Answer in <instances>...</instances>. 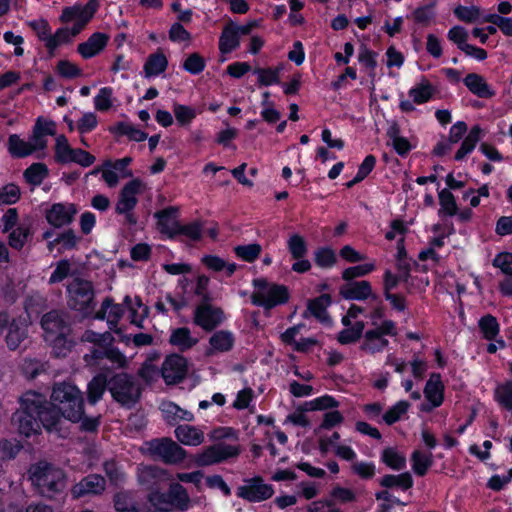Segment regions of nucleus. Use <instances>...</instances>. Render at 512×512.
Listing matches in <instances>:
<instances>
[{
  "mask_svg": "<svg viewBox=\"0 0 512 512\" xmlns=\"http://www.w3.org/2000/svg\"><path fill=\"white\" fill-rule=\"evenodd\" d=\"M49 171L46 164L37 162L25 169L23 177L32 186H39L48 176Z\"/></svg>",
  "mask_w": 512,
  "mask_h": 512,
  "instance_id": "obj_42",
  "label": "nucleus"
},
{
  "mask_svg": "<svg viewBox=\"0 0 512 512\" xmlns=\"http://www.w3.org/2000/svg\"><path fill=\"white\" fill-rule=\"evenodd\" d=\"M99 7L98 0H89L86 4H75L65 7L62 10L60 21L62 23H72V29L79 34L90 22Z\"/></svg>",
  "mask_w": 512,
  "mask_h": 512,
  "instance_id": "obj_10",
  "label": "nucleus"
},
{
  "mask_svg": "<svg viewBox=\"0 0 512 512\" xmlns=\"http://www.w3.org/2000/svg\"><path fill=\"white\" fill-rule=\"evenodd\" d=\"M173 113L179 125H189L197 115V110L192 106L175 103Z\"/></svg>",
  "mask_w": 512,
  "mask_h": 512,
  "instance_id": "obj_56",
  "label": "nucleus"
},
{
  "mask_svg": "<svg viewBox=\"0 0 512 512\" xmlns=\"http://www.w3.org/2000/svg\"><path fill=\"white\" fill-rule=\"evenodd\" d=\"M467 89L479 98L488 99L495 95V92L488 85L483 76L477 73H469L463 79Z\"/></svg>",
  "mask_w": 512,
  "mask_h": 512,
  "instance_id": "obj_25",
  "label": "nucleus"
},
{
  "mask_svg": "<svg viewBox=\"0 0 512 512\" xmlns=\"http://www.w3.org/2000/svg\"><path fill=\"white\" fill-rule=\"evenodd\" d=\"M47 135H55V130H33L28 141L13 134L8 140V151L15 158H24L35 151L44 150L47 147Z\"/></svg>",
  "mask_w": 512,
  "mask_h": 512,
  "instance_id": "obj_7",
  "label": "nucleus"
},
{
  "mask_svg": "<svg viewBox=\"0 0 512 512\" xmlns=\"http://www.w3.org/2000/svg\"><path fill=\"white\" fill-rule=\"evenodd\" d=\"M168 66L167 57L163 52L157 51L153 54H150L144 64L143 70L145 76L155 77L163 73Z\"/></svg>",
  "mask_w": 512,
  "mask_h": 512,
  "instance_id": "obj_33",
  "label": "nucleus"
},
{
  "mask_svg": "<svg viewBox=\"0 0 512 512\" xmlns=\"http://www.w3.org/2000/svg\"><path fill=\"white\" fill-rule=\"evenodd\" d=\"M478 330L482 339L493 341L500 335V323L494 315L487 313L478 320Z\"/></svg>",
  "mask_w": 512,
  "mask_h": 512,
  "instance_id": "obj_28",
  "label": "nucleus"
},
{
  "mask_svg": "<svg viewBox=\"0 0 512 512\" xmlns=\"http://www.w3.org/2000/svg\"><path fill=\"white\" fill-rule=\"evenodd\" d=\"M145 446V452L149 456L166 464L181 463L186 457V451L168 437L152 439Z\"/></svg>",
  "mask_w": 512,
  "mask_h": 512,
  "instance_id": "obj_6",
  "label": "nucleus"
},
{
  "mask_svg": "<svg viewBox=\"0 0 512 512\" xmlns=\"http://www.w3.org/2000/svg\"><path fill=\"white\" fill-rule=\"evenodd\" d=\"M287 250L292 259L304 258L308 254L307 241L302 235L293 233L287 240Z\"/></svg>",
  "mask_w": 512,
  "mask_h": 512,
  "instance_id": "obj_43",
  "label": "nucleus"
},
{
  "mask_svg": "<svg viewBox=\"0 0 512 512\" xmlns=\"http://www.w3.org/2000/svg\"><path fill=\"white\" fill-rule=\"evenodd\" d=\"M113 105V90L110 87H103L94 98V106L98 111H108Z\"/></svg>",
  "mask_w": 512,
  "mask_h": 512,
  "instance_id": "obj_59",
  "label": "nucleus"
},
{
  "mask_svg": "<svg viewBox=\"0 0 512 512\" xmlns=\"http://www.w3.org/2000/svg\"><path fill=\"white\" fill-rule=\"evenodd\" d=\"M177 212V207L170 206L155 213V217L158 218L157 226L159 231L162 234H166L169 238L177 236L178 227L175 224H179V222L174 219Z\"/></svg>",
  "mask_w": 512,
  "mask_h": 512,
  "instance_id": "obj_24",
  "label": "nucleus"
},
{
  "mask_svg": "<svg viewBox=\"0 0 512 512\" xmlns=\"http://www.w3.org/2000/svg\"><path fill=\"white\" fill-rule=\"evenodd\" d=\"M424 397L428 402L441 406L445 400V385L440 373L433 372L427 380L424 390Z\"/></svg>",
  "mask_w": 512,
  "mask_h": 512,
  "instance_id": "obj_22",
  "label": "nucleus"
},
{
  "mask_svg": "<svg viewBox=\"0 0 512 512\" xmlns=\"http://www.w3.org/2000/svg\"><path fill=\"white\" fill-rule=\"evenodd\" d=\"M305 406H309V410L311 411H323L337 408L339 406V402L333 396L325 394L305 402Z\"/></svg>",
  "mask_w": 512,
  "mask_h": 512,
  "instance_id": "obj_57",
  "label": "nucleus"
},
{
  "mask_svg": "<svg viewBox=\"0 0 512 512\" xmlns=\"http://www.w3.org/2000/svg\"><path fill=\"white\" fill-rule=\"evenodd\" d=\"M56 72L63 78H76L81 76L82 70L78 65L72 63L69 60H60L56 65Z\"/></svg>",
  "mask_w": 512,
  "mask_h": 512,
  "instance_id": "obj_64",
  "label": "nucleus"
},
{
  "mask_svg": "<svg viewBox=\"0 0 512 512\" xmlns=\"http://www.w3.org/2000/svg\"><path fill=\"white\" fill-rule=\"evenodd\" d=\"M239 454L237 447L225 443H217L206 447L202 453L194 457L197 466L205 467L220 463Z\"/></svg>",
  "mask_w": 512,
  "mask_h": 512,
  "instance_id": "obj_13",
  "label": "nucleus"
},
{
  "mask_svg": "<svg viewBox=\"0 0 512 512\" xmlns=\"http://www.w3.org/2000/svg\"><path fill=\"white\" fill-rule=\"evenodd\" d=\"M30 235L29 227L23 225L13 229L8 236V244L16 250H21L25 245L28 236Z\"/></svg>",
  "mask_w": 512,
  "mask_h": 512,
  "instance_id": "obj_58",
  "label": "nucleus"
},
{
  "mask_svg": "<svg viewBox=\"0 0 512 512\" xmlns=\"http://www.w3.org/2000/svg\"><path fill=\"white\" fill-rule=\"evenodd\" d=\"M280 68H260L258 67V86H270L280 82Z\"/></svg>",
  "mask_w": 512,
  "mask_h": 512,
  "instance_id": "obj_61",
  "label": "nucleus"
},
{
  "mask_svg": "<svg viewBox=\"0 0 512 512\" xmlns=\"http://www.w3.org/2000/svg\"><path fill=\"white\" fill-rule=\"evenodd\" d=\"M339 294L345 300L365 301L370 299L374 302H381L380 296L373 292L372 285L367 280L348 282L340 287Z\"/></svg>",
  "mask_w": 512,
  "mask_h": 512,
  "instance_id": "obj_15",
  "label": "nucleus"
},
{
  "mask_svg": "<svg viewBox=\"0 0 512 512\" xmlns=\"http://www.w3.org/2000/svg\"><path fill=\"white\" fill-rule=\"evenodd\" d=\"M436 1H432L428 4L421 5L414 9L410 15L413 21L416 24H420L422 26H429L433 19L435 18L436 12ZM409 18V16H407Z\"/></svg>",
  "mask_w": 512,
  "mask_h": 512,
  "instance_id": "obj_40",
  "label": "nucleus"
},
{
  "mask_svg": "<svg viewBox=\"0 0 512 512\" xmlns=\"http://www.w3.org/2000/svg\"><path fill=\"white\" fill-rule=\"evenodd\" d=\"M480 22L494 24L505 36L512 37V17L489 13L484 15Z\"/></svg>",
  "mask_w": 512,
  "mask_h": 512,
  "instance_id": "obj_50",
  "label": "nucleus"
},
{
  "mask_svg": "<svg viewBox=\"0 0 512 512\" xmlns=\"http://www.w3.org/2000/svg\"><path fill=\"white\" fill-rule=\"evenodd\" d=\"M81 340L84 342L93 343L96 346H104V345H111L112 342L114 341V337L112 336V334L110 332H105V333L100 334V333H96L92 330H86L83 333Z\"/></svg>",
  "mask_w": 512,
  "mask_h": 512,
  "instance_id": "obj_62",
  "label": "nucleus"
},
{
  "mask_svg": "<svg viewBox=\"0 0 512 512\" xmlns=\"http://www.w3.org/2000/svg\"><path fill=\"white\" fill-rule=\"evenodd\" d=\"M54 159L59 164L75 162L82 167H89L96 160L95 156L89 152L80 148H72L64 135H59L56 138Z\"/></svg>",
  "mask_w": 512,
  "mask_h": 512,
  "instance_id": "obj_11",
  "label": "nucleus"
},
{
  "mask_svg": "<svg viewBox=\"0 0 512 512\" xmlns=\"http://www.w3.org/2000/svg\"><path fill=\"white\" fill-rule=\"evenodd\" d=\"M411 404L407 400H400L391 406L382 416L383 421L391 426L398 422L405 415Z\"/></svg>",
  "mask_w": 512,
  "mask_h": 512,
  "instance_id": "obj_47",
  "label": "nucleus"
},
{
  "mask_svg": "<svg viewBox=\"0 0 512 512\" xmlns=\"http://www.w3.org/2000/svg\"><path fill=\"white\" fill-rule=\"evenodd\" d=\"M224 319V312L219 307L197 306L194 312V323L205 331L214 330Z\"/></svg>",
  "mask_w": 512,
  "mask_h": 512,
  "instance_id": "obj_16",
  "label": "nucleus"
},
{
  "mask_svg": "<svg viewBox=\"0 0 512 512\" xmlns=\"http://www.w3.org/2000/svg\"><path fill=\"white\" fill-rule=\"evenodd\" d=\"M48 369V362L36 358H25L20 365L21 373L28 380H34L38 376L47 373Z\"/></svg>",
  "mask_w": 512,
  "mask_h": 512,
  "instance_id": "obj_34",
  "label": "nucleus"
},
{
  "mask_svg": "<svg viewBox=\"0 0 512 512\" xmlns=\"http://www.w3.org/2000/svg\"><path fill=\"white\" fill-rule=\"evenodd\" d=\"M379 485L384 490L399 488L402 491L411 489L414 485V480L410 472L406 471L398 475L386 474L379 480Z\"/></svg>",
  "mask_w": 512,
  "mask_h": 512,
  "instance_id": "obj_26",
  "label": "nucleus"
},
{
  "mask_svg": "<svg viewBox=\"0 0 512 512\" xmlns=\"http://www.w3.org/2000/svg\"><path fill=\"white\" fill-rule=\"evenodd\" d=\"M175 435L178 441L184 445L197 446L204 441L203 432L190 425H179L175 429Z\"/></svg>",
  "mask_w": 512,
  "mask_h": 512,
  "instance_id": "obj_32",
  "label": "nucleus"
},
{
  "mask_svg": "<svg viewBox=\"0 0 512 512\" xmlns=\"http://www.w3.org/2000/svg\"><path fill=\"white\" fill-rule=\"evenodd\" d=\"M50 400L62 411L66 420H81L84 397L76 385L66 381L54 383Z\"/></svg>",
  "mask_w": 512,
  "mask_h": 512,
  "instance_id": "obj_2",
  "label": "nucleus"
},
{
  "mask_svg": "<svg viewBox=\"0 0 512 512\" xmlns=\"http://www.w3.org/2000/svg\"><path fill=\"white\" fill-rule=\"evenodd\" d=\"M494 400L503 409L512 404V380H506L496 386Z\"/></svg>",
  "mask_w": 512,
  "mask_h": 512,
  "instance_id": "obj_52",
  "label": "nucleus"
},
{
  "mask_svg": "<svg viewBox=\"0 0 512 512\" xmlns=\"http://www.w3.org/2000/svg\"><path fill=\"white\" fill-rule=\"evenodd\" d=\"M188 364L185 357L179 354L168 355L160 369L161 375L167 385L182 382L187 374Z\"/></svg>",
  "mask_w": 512,
  "mask_h": 512,
  "instance_id": "obj_14",
  "label": "nucleus"
},
{
  "mask_svg": "<svg viewBox=\"0 0 512 512\" xmlns=\"http://www.w3.org/2000/svg\"><path fill=\"white\" fill-rule=\"evenodd\" d=\"M168 496L170 498L172 506H175L180 511H185L188 509L190 498L186 489L181 484H170Z\"/></svg>",
  "mask_w": 512,
  "mask_h": 512,
  "instance_id": "obj_39",
  "label": "nucleus"
},
{
  "mask_svg": "<svg viewBox=\"0 0 512 512\" xmlns=\"http://www.w3.org/2000/svg\"><path fill=\"white\" fill-rule=\"evenodd\" d=\"M22 448L21 442L17 439H1L0 460L9 461L14 459Z\"/></svg>",
  "mask_w": 512,
  "mask_h": 512,
  "instance_id": "obj_54",
  "label": "nucleus"
},
{
  "mask_svg": "<svg viewBox=\"0 0 512 512\" xmlns=\"http://www.w3.org/2000/svg\"><path fill=\"white\" fill-rule=\"evenodd\" d=\"M29 479L38 493L52 499L55 495L64 491L67 483L65 472L53 463L40 460L30 465L28 469Z\"/></svg>",
  "mask_w": 512,
  "mask_h": 512,
  "instance_id": "obj_1",
  "label": "nucleus"
},
{
  "mask_svg": "<svg viewBox=\"0 0 512 512\" xmlns=\"http://www.w3.org/2000/svg\"><path fill=\"white\" fill-rule=\"evenodd\" d=\"M364 322L357 321L353 327L342 329L337 335V341L342 345L357 342L363 335Z\"/></svg>",
  "mask_w": 512,
  "mask_h": 512,
  "instance_id": "obj_49",
  "label": "nucleus"
},
{
  "mask_svg": "<svg viewBox=\"0 0 512 512\" xmlns=\"http://www.w3.org/2000/svg\"><path fill=\"white\" fill-rule=\"evenodd\" d=\"M440 209L438 210V216L440 218L453 217L457 214L458 205L455 196L449 189H442L438 192Z\"/></svg>",
  "mask_w": 512,
  "mask_h": 512,
  "instance_id": "obj_36",
  "label": "nucleus"
},
{
  "mask_svg": "<svg viewBox=\"0 0 512 512\" xmlns=\"http://www.w3.org/2000/svg\"><path fill=\"white\" fill-rule=\"evenodd\" d=\"M76 212L77 210L74 204H70L67 208L65 205L57 203L52 205L47 211L46 219L51 225L59 228L70 224Z\"/></svg>",
  "mask_w": 512,
  "mask_h": 512,
  "instance_id": "obj_21",
  "label": "nucleus"
},
{
  "mask_svg": "<svg viewBox=\"0 0 512 512\" xmlns=\"http://www.w3.org/2000/svg\"><path fill=\"white\" fill-rule=\"evenodd\" d=\"M209 343L212 348L207 350L206 355H211L213 350L222 352L230 350L233 345V337L227 331H218L211 336Z\"/></svg>",
  "mask_w": 512,
  "mask_h": 512,
  "instance_id": "obj_46",
  "label": "nucleus"
},
{
  "mask_svg": "<svg viewBox=\"0 0 512 512\" xmlns=\"http://www.w3.org/2000/svg\"><path fill=\"white\" fill-rule=\"evenodd\" d=\"M290 299L287 286L269 283L264 278H258V307L271 310L279 305L286 304Z\"/></svg>",
  "mask_w": 512,
  "mask_h": 512,
  "instance_id": "obj_9",
  "label": "nucleus"
},
{
  "mask_svg": "<svg viewBox=\"0 0 512 512\" xmlns=\"http://www.w3.org/2000/svg\"><path fill=\"white\" fill-rule=\"evenodd\" d=\"M376 269L375 263H364L350 266L342 271V279L351 282L355 278L364 277Z\"/></svg>",
  "mask_w": 512,
  "mask_h": 512,
  "instance_id": "obj_55",
  "label": "nucleus"
},
{
  "mask_svg": "<svg viewBox=\"0 0 512 512\" xmlns=\"http://www.w3.org/2000/svg\"><path fill=\"white\" fill-rule=\"evenodd\" d=\"M110 391L109 379L104 373L94 376L87 385V400L91 405L96 404L103 396L105 390Z\"/></svg>",
  "mask_w": 512,
  "mask_h": 512,
  "instance_id": "obj_27",
  "label": "nucleus"
},
{
  "mask_svg": "<svg viewBox=\"0 0 512 512\" xmlns=\"http://www.w3.org/2000/svg\"><path fill=\"white\" fill-rule=\"evenodd\" d=\"M112 398L127 408L134 407L140 400L142 388L133 376L118 373L109 379Z\"/></svg>",
  "mask_w": 512,
  "mask_h": 512,
  "instance_id": "obj_5",
  "label": "nucleus"
},
{
  "mask_svg": "<svg viewBox=\"0 0 512 512\" xmlns=\"http://www.w3.org/2000/svg\"><path fill=\"white\" fill-rule=\"evenodd\" d=\"M105 489V478L99 474H90L76 483L71 493L74 498H81L87 495H101Z\"/></svg>",
  "mask_w": 512,
  "mask_h": 512,
  "instance_id": "obj_17",
  "label": "nucleus"
},
{
  "mask_svg": "<svg viewBox=\"0 0 512 512\" xmlns=\"http://www.w3.org/2000/svg\"><path fill=\"white\" fill-rule=\"evenodd\" d=\"M401 130H387L388 142L387 145L391 146L394 151L402 158L416 147L411 141L400 134Z\"/></svg>",
  "mask_w": 512,
  "mask_h": 512,
  "instance_id": "obj_29",
  "label": "nucleus"
},
{
  "mask_svg": "<svg viewBox=\"0 0 512 512\" xmlns=\"http://www.w3.org/2000/svg\"><path fill=\"white\" fill-rule=\"evenodd\" d=\"M143 183L136 178L128 182L121 190L115 210L118 214L130 212L137 204L136 194L141 192Z\"/></svg>",
  "mask_w": 512,
  "mask_h": 512,
  "instance_id": "obj_18",
  "label": "nucleus"
},
{
  "mask_svg": "<svg viewBox=\"0 0 512 512\" xmlns=\"http://www.w3.org/2000/svg\"><path fill=\"white\" fill-rule=\"evenodd\" d=\"M41 326L46 333L56 335L55 347L65 343V336L70 331V315L66 311L51 310L41 318Z\"/></svg>",
  "mask_w": 512,
  "mask_h": 512,
  "instance_id": "obj_12",
  "label": "nucleus"
},
{
  "mask_svg": "<svg viewBox=\"0 0 512 512\" xmlns=\"http://www.w3.org/2000/svg\"><path fill=\"white\" fill-rule=\"evenodd\" d=\"M435 92L436 88L425 77H422L421 81L408 91V95L415 104L421 105L430 101Z\"/></svg>",
  "mask_w": 512,
  "mask_h": 512,
  "instance_id": "obj_30",
  "label": "nucleus"
},
{
  "mask_svg": "<svg viewBox=\"0 0 512 512\" xmlns=\"http://www.w3.org/2000/svg\"><path fill=\"white\" fill-rule=\"evenodd\" d=\"M239 45V36L233 28V23L227 25L219 39V49L222 53H230Z\"/></svg>",
  "mask_w": 512,
  "mask_h": 512,
  "instance_id": "obj_44",
  "label": "nucleus"
},
{
  "mask_svg": "<svg viewBox=\"0 0 512 512\" xmlns=\"http://www.w3.org/2000/svg\"><path fill=\"white\" fill-rule=\"evenodd\" d=\"M169 342L179 347L180 351H186L195 346L198 339L191 337L190 330L187 327H180L172 331Z\"/></svg>",
  "mask_w": 512,
  "mask_h": 512,
  "instance_id": "obj_38",
  "label": "nucleus"
},
{
  "mask_svg": "<svg viewBox=\"0 0 512 512\" xmlns=\"http://www.w3.org/2000/svg\"><path fill=\"white\" fill-rule=\"evenodd\" d=\"M397 329L396 323L392 320H384L380 326L375 329L367 330L364 333V338L366 340H375V338H380V336H396Z\"/></svg>",
  "mask_w": 512,
  "mask_h": 512,
  "instance_id": "obj_53",
  "label": "nucleus"
},
{
  "mask_svg": "<svg viewBox=\"0 0 512 512\" xmlns=\"http://www.w3.org/2000/svg\"><path fill=\"white\" fill-rule=\"evenodd\" d=\"M165 476V470L155 465H149L139 470L138 479L140 484L146 486L147 489L154 490L157 483L164 480Z\"/></svg>",
  "mask_w": 512,
  "mask_h": 512,
  "instance_id": "obj_31",
  "label": "nucleus"
},
{
  "mask_svg": "<svg viewBox=\"0 0 512 512\" xmlns=\"http://www.w3.org/2000/svg\"><path fill=\"white\" fill-rule=\"evenodd\" d=\"M331 303V295L328 293H322L318 297L308 301L306 312H309L320 323L329 324L331 323V317L327 312V308L331 305Z\"/></svg>",
  "mask_w": 512,
  "mask_h": 512,
  "instance_id": "obj_23",
  "label": "nucleus"
},
{
  "mask_svg": "<svg viewBox=\"0 0 512 512\" xmlns=\"http://www.w3.org/2000/svg\"><path fill=\"white\" fill-rule=\"evenodd\" d=\"M20 196L19 186L14 183H8L0 188V205H12L20 199Z\"/></svg>",
  "mask_w": 512,
  "mask_h": 512,
  "instance_id": "obj_60",
  "label": "nucleus"
},
{
  "mask_svg": "<svg viewBox=\"0 0 512 512\" xmlns=\"http://www.w3.org/2000/svg\"><path fill=\"white\" fill-rule=\"evenodd\" d=\"M329 495L340 504H348L356 501V494L352 489L342 487L338 484L331 489Z\"/></svg>",
  "mask_w": 512,
  "mask_h": 512,
  "instance_id": "obj_63",
  "label": "nucleus"
},
{
  "mask_svg": "<svg viewBox=\"0 0 512 512\" xmlns=\"http://www.w3.org/2000/svg\"><path fill=\"white\" fill-rule=\"evenodd\" d=\"M113 502L118 512H141L138 502L133 499L129 492L121 491L116 493Z\"/></svg>",
  "mask_w": 512,
  "mask_h": 512,
  "instance_id": "obj_45",
  "label": "nucleus"
},
{
  "mask_svg": "<svg viewBox=\"0 0 512 512\" xmlns=\"http://www.w3.org/2000/svg\"><path fill=\"white\" fill-rule=\"evenodd\" d=\"M453 13L455 17L462 22L475 23L479 21L481 15V8L476 5H458L454 8Z\"/></svg>",
  "mask_w": 512,
  "mask_h": 512,
  "instance_id": "obj_51",
  "label": "nucleus"
},
{
  "mask_svg": "<svg viewBox=\"0 0 512 512\" xmlns=\"http://www.w3.org/2000/svg\"><path fill=\"white\" fill-rule=\"evenodd\" d=\"M20 407L12 414L11 422L20 434L29 437L39 432L37 408L40 402L35 391L25 392L19 399Z\"/></svg>",
  "mask_w": 512,
  "mask_h": 512,
  "instance_id": "obj_3",
  "label": "nucleus"
},
{
  "mask_svg": "<svg viewBox=\"0 0 512 512\" xmlns=\"http://www.w3.org/2000/svg\"><path fill=\"white\" fill-rule=\"evenodd\" d=\"M28 338V325L21 317L13 318L12 325L7 330L4 341L10 351L20 348Z\"/></svg>",
  "mask_w": 512,
  "mask_h": 512,
  "instance_id": "obj_20",
  "label": "nucleus"
},
{
  "mask_svg": "<svg viewBox=\"0 0 512 512\" xmlns=\"http://www.w3.org/2000/svg\"><path fill=\"white\" fill-rule=\"evenodd\" d=\"M484 131L485 130H469V133L464 136L460 148L456 151L454 159L456 161H462L470 154L484 136Z\"/></svg>",
  "mask_w": 512,
  "mask_h": 512,
  "instance_id": "obj_37",
  "label": "nucleus"
},
{
  "mask_svg": "<svg viewBox=\"0 0 512 512\" xmlns=\"http://www.w3.org/2000/svg\"><path fill=\"white\" fill-rule=\"evenodd\" d=\"M314 261L320 268H332L337 263V256L331 247L322 246L315 250Z\"/></svg>",
  "mask_w": 512,
  "mask_h": 512,
  "instance_id": "obj_48",
  "label": "nucleus"
},
{
  "mask_svg": "<svg viewBox=\"0 0 512 512\" xmlns=\"http://www.w3.org/2000/svg\"><path fill=\"white\" fill-rule=\"evenodd\" d=\"M38 402H40L37 408L38 425L39 429L41 426L48 432H55L58 435L64 437L65 431L63 430V424L65 416L62 415V411L53 403L48 401L44 395L36 392Z\"/></svg>",
  "mask_w": 512,
  "mask_h": 512,
  "instance_id": "obj_8",
  "label": "nucleus"
},
{
  "mask_svg": "<svg viewBox=\"0 0 512 512\" xmlns=\"http://www.w3.org/2000/svg\"><path fill=\"white\" fill-rule=\"evenodd\" d=\"M109 36L105 33L95 32L85 42L77 47V52L84 59H90L99 55L107 46Z\"/></svg>",
  "mask_w": 512,
  "mask_h": 512,
  "instance_id": "obj_19",
  "label": "nucleus"
},
{
  "mask_svg": "<svg viewBox=\"0 0 512 512\" xmlns=\"http://www.w3.org/2000/svg\"><path fill=\"white\" fill-rule=\"evenodd\" d=\"M381 461L390 469L401 471L406 468V458L393 447L383 449Z\"/></svg>",
  "mask_w": 512,
  "mask_h": 512,
  "instance_id": "obj_41",
  "label": "nucleus"
},
{
  "mask_svg": "<svg viewBox=\"0 0 512 512\" xmlns=\"http://www.w3.org/2000/svg\"><path fill=\"white\" fill-rule=\"evenodd\" d=\"M67 293V305L70 309L80 312L83 317L91 315L96 305L91 281L76 277L67 285Z\"/></svg>",
  "mask_w": 512,
  "mask_h": 512,
  "instance_id": "obj_4",
  "label": "nucleus"
},
{
  "mask_svg": "<svg viewBox=\"0 0 512 512\" xmlns=\"http://www.w3.org/2000/svg\"><path fill=\"white\" fill-rule=\"evenodd\" d=\"M413 472L423 477L434 463L433 454L431 452L423 453L420 450H414L410 457Z\"/></svg>",
  "mask_w": 512,
  "mask_h": 512,
  "instance_id": "obj_35",
  "label": "nucleus"
}]
</instances>
